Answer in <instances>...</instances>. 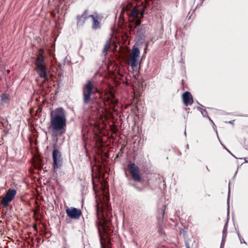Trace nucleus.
Instances as JSON below:
<instances>
[{
  "label": "nucleus",
  "mask_w": 248,
  "mask_h": 248,
  "mask_svg": "<svg viewBox=\"0 0 248 248\" xmlns=\"http://www.w3.org/2000/svg\"><path fill=\"white\" fill-rule=\"evenodd\" d=\"M198 109L201 111V113L202 114V115H203V117H208L209 118V119L210 120V121L213 123L212 120L210 119V117H208V116L207 115V112L205 109H202L200 107H198Z\"/></svg>",
  "instance_id": "obj_16"
},
{
  "label": "nucleus",
  "mask_w": 248,
  "mask_h": 248,
  "mask_svg": "<svg viewBox=\"0 0 248 248\" xmlns=\"http://www.w3.org/2000/svg\"><path fill=\"white\" fill-rule=\"evenodd\" d=\"M88 17H91L93 21L92 28L93 30H97L100 28V24L98 21V16L97 14H95V15H89Z\"/></svg>",
  "instance_id": "obj_11"
},
{
  "label": "nucleus",
  "mask_w": 248,
  "mask_h": 248,
  "mask_svg": "<svg viewBox=\"0 0 248 248\" xmlns=\"http://www.w3.org/2000/svg\"><path fill=\"white\" fill-rule=\"evenodd\" d=\"M140 53V50L138 48H134L132 50L131 57L138 58L139 56Z\"/></svg>",
  "instance_id": "obj_14"
},
{
  "label": "nucleus",
  "mask_w": 248,
  "mask_h": 248,
  "mask_svg": "<svg viewBox=\"0 0 248 248\" xmlns=\"http://www.w3.org/2000/svg\"><path fill=\"white\" fill-rule=\"evenodd\" d=\"M245 163H248V161L247 160L246 158H245Z\"/></svg>",
  "instance_id": "obj_26"
},
{
  "label": "nucleus",
  "mask_w": 248,
  "mask_h": 248,
  "mask_svg": "<svg viewBox=\"0 0 248 248\" xmlns=\"http://www.w3.org/2000/svg\"><path fill=\"white\" fill-rule=\"evenodd\" d=\"M237 235H238V237H239V238L240 239V241L241 243H242V241L241 240V238L242 237H241L240 233L238 232H237Z\"/></svg>",
  "instance_id": "obj_22"
},
{
  "label": "nucleus",
  "mask_w": 248,
  "mask_h": 248,
  "mask_svg": "<svg viewBox=\"0 0 248 248\" xmlns=\"http://www.w3.org/2000/svg\"><path fill=\"white\" fill-rule=\"evenodd\" d=\"M241 240L242 241V243H244L247 244V243L245 242V241L244 240V239L243 238H241Z\"/></svg>",
  "instance_id": "obj_24"
},
{
  "label": "nucleus",
  "mask_w": 248,
  "mask_h": 248,
  "mask_svg": "<svg viewBox=\"0 0 248 248\" xmlns=\"http://www.w3.org/2000/svg\"><path fill=\"white\" fill-rule=\"evenodd\" d=\"M77 26H82L85 23V19L82 18L80 16H78L77 17Z\"/></svg>",
  "instance_id": "obj_13"
},
{
  "label": "nucleus",
  "mask_w": 248,
  "mask_h": 248,
  "mask_svg": "<svg viewBox=\"0 0 248 248\" xmlns=\"http://www.w3.org/2000/svg\"><path fill=\"white\" fill-rule=\"evenodd\" d=\"M206 169H207L208 171H209V169H208V167H206Z\"/></svg>",
  "instance_id": "obj_32"
},
{
  "label": "nucleus",
  "mask_w": 248,
  "mask_h": 248,
  "mask_svg": "<svg viewBox=\"0 0 248 248\" xmlns=\"http://www.w3.org/2000/svg\"><path fill=\"white\" fill-rule=\"evenodd\" d=\"M182 98L186 106L190 105L193 103V97L189 92H185L182 95Z\"/></svg>",
  "instance_id": "obj_10"
},
{
  "label": "nucleus",
  "mask_w": 248,
  "mask_h": 248,
  "mask_svg": "<svg viewBox=\"0 0 248 248\" xmlns=\"http://www.w3.org/2000/svg\"><path fill=\"white\" fill-rule=\"evenodd\" d=\"M224 148L227 150V151H228L230 154H231V155H232L234 157H235V156L234 155H233L230 152V151H229V150H228L225 146H224Z\"/></svg>",
  "instance_id": "obj_25"
},
{
  "label": "nucleus",
  "mask_w": 248,
  "mask_h": 248,
  "mask_svg": "<svg viewBox=\"0 0 248 248\" xmlns=\"http://www.w3.org/2000/svg\"><path fill=\"white\" fill-rule=\"evenodd\" d=\"M230 189L229 190V193H228V199H227V204H228V209H227V210H228V215H229V199H230Z\"/></svg>",
  "instance_id": "obj_21"
},
{
  "label": "nucleus",
  "mask_w": 248,
  "mask_h": 248,
  "mask_svg": "<svg viewBox=\"0 0 248 248\" xmlns=\"http://www.w3.org/2000/svg\"><path fill=\"white\" fill-rule=\"evenodd\" d=\"M66 213L69 217L75 219H78L81 215V210L75 207L68 208Z\"/></svg>",
  "instance_id": "obj_9"
},
{
  "label": "nucleus",
  "mask_w": 248,
  "mask_h": 248,
  "mask_svg": "<svg viewBox=\"0 0 248 248\" xmlns=\"http://www.w3.org/2000/svg\"><path fill=\"white\" fill-rule=\"evenodd\" d=\"M206 169H207L208 171H209V169H208V167H206Z\"/></svg>",
  "instance_id": "obj_33"
},
{
  "label": "nucleus",
  "mask_w": 248,
  "mask_h": 248,
  "mask_svg": "<svg viewBox=\"0 0 248 248\" xmlns=\"http://www.w3.org/2000/svg\"><path fill=\"white\" fill-rule=\"evenodd\" d=\"M137 34L140 36V37L142 38L144 36L145 31L142 29H139L138 30Z\"/></svg>",
  "instance_id": "obj_17"
},
{
  "label": "nucleus",
  "mask_w": 248,
  "mask_h": 248,
  "mask_svg": "<svg viewBox=\"0 0 248 248\" xmlns=\"http://www.w3.org/2000/svg\"><path fill=\"white\" fill-rule=\"evenodd\" d=\"M237 173V171L235 172V175H234V176H235L236 174Z\"/></svg>",
  "instance_id": "obj_34"
},
{
  "label": "nucleus",
  "mask_w": 248,
  "mask_h": 248,
  "mask_svg": "<svg viewBox=\"0 0 248 248\" xmlns=\"http://www.w3.org/2000/svg\"><path fill=\"white\" fill-rule=\"evenodd\" d=\"M34 227L35 228V229H37V226H36V225H35V226H34Z\"/></svg>",
  "instance_id": "obj_29"
},
{
  "label": "nucleus",
  "mask_w": 248,
  "mask_h": 248,
  "mask_svg": "<svg viewBox=\"0 0 248 248\" xmlns=\"http://www.w3.org/2000/svg\"><path fill=\"white\" fill-rule=\"evenodd\" d=\"M186 148L188 149V145H186Z\"/></svg>",
  "instance_id": "obj_30"
},
{
  "label": "nucleus",
  "mask_w": 248,
  "mask_h": 248,
  "mask_svg": "<svg viewBox=\"0 0 248 248\" xmlns=\"http://www.w3.org/2000/svg\"><path fill=\"white\" fill-rule=\"evenodd\" d=\"M110 43L108 41H107L104 46L102 52L103 54H105V55L107 54L108 50L110 47Z\"/></svg>",
  "instance_id": "obj_15"
},
{
  "label": "nucleus",
  "mask_w": 248,
  "mask_h": 248,
  "mask_svg": "<svg viewBox=\"0 0 248 248\" xmlns=\"http://www.w3.org/2000/svg\"><path fill=\"white\" fill-rule=\"evenodd\" d=\"M227 229V222L226 223V224L224 226V227L223 231V239H224V237H225L226 236Z\"/></svg>",
  "instance_id": "obj_19"
},
{
  "label": "nucleus",
  "mask_w": 248,
  "mask_h": 248,
  "mask_svg": "<svg viewBox=\"0 0 248 248\" xmlns=\"http://www.w3.org/2000/svg\"><path fill=\"white\" fill-rule=\"evenodd\" d=\"M96 212L99 224L106 231L107 224L111 221L112 215L108 202L105 201L104 198L103 202L101 201L100 203L97 204Z\"/></svg>",
  "instance_id": "obj_2"
},
{
  "label": "nucleus",
  "mask_w": 248,
  "mask_h": 248,
  "mask_svg": "<svg viewBox=\"0 0 248 248\" xmlns=\"http://www.w3.org/2000/svg\"><path fill=\"white\" fill-rule=\"evenodd\" d=\"M80 16L82 17V18L85 19V20H86L87 18H91V17H88L89 16L88 14L87 10H85L82 15Z\"/></svg>",
  "instance_id": "obj_18"
},
{
  "label": "nucleus",
  "mask_w": 248,
  "mask_h": 248,
  "mask_svg": "<svg viewBox=\"0 0 248 248\" xmlns=\"http://www.w3.org/2000/svg\"><path fill=\"white\" fill-rule=\"evenodd\" d=\"M99 231L100 232V228L98 229Z\"/></svg>",
  "instance_id": "obj_35"
},
{
  "label": "nucleus",
  "mask_w": 248,
  "mask_h": 248,
  "mask_svg": "<svg viewBox=\"0 0 248 248\" xmlns=\"http://www.w3.org/2000/svg\"><path fill=\"white\" fill-rule=\"evenodd\" d=\"M137 58L130 56V65L132 68H134L137 66Z\"/></svg>",
  "instance_id": "obj_12"
},
{
  "label": "nucleus",
  "mask_w": 248,
  "mask_h": 248,
  "mask_svg": "<svg viewBox=\"0 0 248 248\" xmlns=\"http://www.w3.org/2000/svg\"><path fill=\"white\" fill-rule=\"evenodd\" d=\"M44 51L42 49H39V54L35 59V64L36 66L35 70L39 77L46 80L47 79V77L46 64L44 61Z\"/></svg>",
  "instance_id": "obj_4"
},
{
  "label": "nucleus",
  "mask_w": 248,
  "mask_h": 248,
  "mask_svg": "<svg viewBox=\"0 0 248 248\" xmlns=\"http://www.w3.org/2000/svg\"><path fill=\"white\" fill-rule=\"evenodd\" d=\"M106 201H108L109 200V198L107 196H106Z\"/></svg>",
  "instance_id": "obj_27"
},
{
  "label": "nucleus",
  "mask_w": 248,
  "mask_h": 248,
  "mask_svg": "<svg viewBox=\"0 0 248 248\" xmlns=\"http://www.w3.org/2000/svg\"><path fill=\"white\" fill-rule=\"evenodd\" d=\"M16 194V190L9 189L0 202V203L2 205V206L3 207H6L9 205V202L14 199Z\"/></svg>",
  "instance_id": "obj_7"
},
{
  "label": "nucleus",
  "mask_w": 248,
  "mask_h": 248,
  "mask_svg": "<svg viewBox=\"0 0 248 248\" xmlns=\"http://www.w3.org/2000/svg\"><path fill=\"white\" fill-rule=\"evenodd\" d=\"M50 127L54 133H63L66 125V111L62 108H58L52 110L50 114Z\"/></svg>",
  "instance_id": "obj_1"
},
{
  "label": "nucleus",
  "mask_w": 248,
  "mask_h": 248,
  "mask_svg": "<svg viewBox=\"0 0 248 248\" xmlns=\"http://www.w3.org/2000/svg\"><path fill=\"white\" fill-rule=\"evenodd\" d=\"M233 121H230V122H229V123H230V124H232V123H233Z\"/></svg>",
  "instance_id": "obj_28"
},
{
  "label": "nucleus",
  "mask_w": 248,
  "mask_h": 248,
  "mask_svg": "<svg viewBox=\"0 0 248 248\" xmlns=\"http://www.w3.org/2000/svg\"><path fill=\"white\" fill-rule=\"evenodd\" d=\"M53 168H60L62 164V153L57 149H55L52 153Z\"/></svg>",
  "instance_id": "obj_8"
},
{
  "label": "nucleus",
  "mask_w": 248,
  "mask_h": 248,
  "mask_svg": "<svg viewBox=\"0 0 248 248\" xmlns=\"http://www.w3.org/2000/svg\"><path fill=\"white\" fill-rule=\"evenodd\" d=\"M127 167L133 180L135 182H140L141 176L139 167L134 163L129 164Z\"/></svg>",
  "instance_id": "obj_6"
},
{
  "label": "nucleus",
  "mask_w": 248,
  "mask_h": 248,
  "mask_svg": "<svg viewBox=\"0 0 248 248\" xmlns=\"http://www.w3.org/2000/svg\"><path fill=\"white\" fill-rule=\"evenodd\" d=\"M224 246V243L223 242V240H222V241L220 245V248H223Z\"/></svg>",
  "instance_id": "obj_23"
},
{
  "label": "nucleus",
  "mask_w": 248,
  "mask_h": 248,
  "mask_svg": "<svg viewBox=\"0 0 248 248\" xmlns=\"http://www.w3.org/2000/svg\"><path fill=\"white\" fill-rule=\"evenodd\" d=\"M206 169H207L208 171H209V169H208V167H206Z\"/></svg>",
  "instance_id": "obj_31"
},
{
  "label": "nucleus",
  "mask_w": 248,
  "mask_h": 248,
  "mask_svg": "<svg viewBox=\"0 0 248 248\" xmlns=\"http://www.w3.org/2000/svg\"><path fill=\"white\" fill-rule=\"evenodd\" d=\"M123 9L127 12L129 16L130 28H135L140 24V18L143 16V13L140 14L138 9L136 7H133V5L131 3L124 7Z\"/></svg>",
  "instance_id": "obj_3"
},
{
  "label": "nucleus",
  "mask_w": 248,
  "mask_h": 248,
  "mask_svg": "<svg viewBox=\"0 0 248 248\" xmlns=\"http://www.w3.org/2000/svg\"><path fill=\"white\" fill-rule=\"evenodd\" d=\"M8 99V96L6 93H3L1 96V100L2 102H5Z\"/></svg>",
  "instance_id": "obj_20"
},
{
  "label": "nucleus",
  "mask_w": 248,
  "mask_h": 248,
  "mask_svg": "<svg viewBox=\"0 0 248 248\" xmlns=\"http://www.w3.org/2000/svg\"><path fill=\"white\" fill-rule=\"evenodd\" d=\"M98 89L90 80H88L83 88V103L88 104L91 100V95L98 92Z\"/></svg>",
  "instance_id": "obj_5"
}]
</instances>
